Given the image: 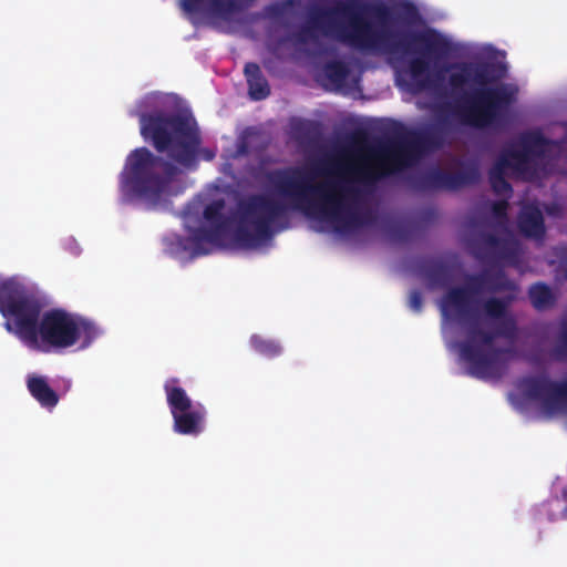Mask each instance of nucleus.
I'll use <instances>...</instances> for the list:
<instances>
[{"label":"nucleus","instance_id":"1","mask_svg":"<svg viewBox=\"0 0 567 567\" xmlns=\"http://www.w3.org/2000/svg\"><path fill=\"white\" fill-rule=\"evenodd\" d=\"M33 286L21 277H0V312L6 328L25 347L43 353L90 348L102 334L91 319L61 309L40 310Z\"/></svg>","mask_w":567,"mask_h":567},{"label":"nucleus","instance_id":"2","mask_svg":"<svg viewBox=\"0 0 567 567\" xmlns=\"http://www.w3.org/2000/svg\"><path fill=\"white\" fill-rule=\"evenodd\" d=\"M223 205L216 203L206 208L203 219L193 214L185 216V226L189 238L178 241L171 251L175 255L188 252L202 254V241H215L220 236H229L235 246L256 247V238L265 234L268 220L274 215L272 207L264 200H255L241 206L230 218H226Z\"/></svg>","mask_w":567,"mask_h":567},{"label":"nucleus","instance_id":"3","mask_svg":"<svg viewBox=\"0 0 567 567\" xmlns=\"http://www.w3.org/2000/svg\"><path fill=\"white\" fill-rule=\"evenodd\" d=\"M164 171V166L155 161L147 150L132 152L121 176L123 194L147 207L161 205L174 193L172 175L159 177Z\"/></svg>","mask_w":567,"mask_h":567},{"label":"nucleus","instance_id":"4","mask_svg":"<svg viewBox=\"0 0 567 567\" xmlns=\"http://www.w3.org/2000/svg\"><path fill=\"white\" fill-rule=\"evenodd\" d=\"M141 133L145 140H152L159 151L169 150L183 167L190 166L198 156V137L193 117L167 122L159 116H142Z\"/></svg>","mask_w":567,"mask_h":567},{"label":"nucleus","instance_id":"5","mask_svg":"<svg viewBox=\"0 0 567 567\" xmlns=\"http://www.w3.org/2000/svg\"><path fill=\"white\" fill-rule=\"evenodd\" d=\"M298 207L318 230H339L349 216L339 186L331 182L302 190Z\"/></svg>","mask_w":567,"mask_h":567},{"label":"nucleus","instance_id":"6","mask_svg":"<svg viewBox=\"0 0 567 567\" xmlns=\"http://www.w3.org/2000/svg\"><path fill=\"white\" fill-rule=\"evenodd\" d=\"M179 7L194 24H210L229 30L238 17L235 0H179Z\"/></svg>","mask_w":567,"mask_h":567},{"label":"nucleus","instance_id":"7","mask_svg":"<svg viewBox=\"0 0 567 567\" xmlns=\"http://www.w3.org/2000/svg\"><path fill=\"white\" fill-rule=\"evenodd\" d=\"M503 100H505L503 91H484L480 93L470 106L467 114L468 121L476 125L485 124L489 115L498 107Z\"/></svg>","mask_w":567,"mask_h":567},{"label":"nucleus","instance_id":"8","mask_svg":"<svg viewBox=\"0 0 567 567\" xmlns=\"http://www.w3.org/2000/svg\"><path fill=\"white\" fill-rule=\"evenodd\" d=\"M205 409L196 403L190 408L173 414L174 430L186 435H197L205 426Z\"/></svg>","mask_w":567,"mask_h":567},{"label":"nucleus","instance_id":"9","mask_svg":"<svg viewBox=\"0 0 567 567\" xmlns=\"http://www.w3.org/2000/svg\"><path fill=\"white\" fill-rule=\"evenodd\" d=\"M28 388L33 398L44 408H53L58 403V395L49 386L45 378L40 375H30Z\"/></svg>","mask_w":567,"mask_h":567},{"label":"nucleus","instance_id":"10","mask_svg":"<svg viewBox=\"0 0 567 567\" xmlns=\"http://www.w3.org/2000/svg\"><path fill=\"white\" fill-rule=\"evenodd\" d=\"M165 392L172 415L195 404L175 379L165 383Z\"/></svg>","mask_w":567,"mask_h":567},{"label":"nucleus","instance_id":"11","mask_svg":"<svg viewBox=\"0 0 567 567\" xmlns=\"http://www.w3.org/2000/svg\"><path fill=\"white\" fill-rule=\"evenodd\" d=\"M245 74L249 85V94L255 100H260L267 96L268 85L260 76L259 68L256 64H248L245 68Z\"/></svg>","mask_w":567,"mask_h":567},{"label":"nucleus","instance_id":"12","mask_svg":"<svg viewBox=\"0 0 567 567\" xmlns=\"http://www.w3.org/2000/svg\"><path fill=\"white\" fill-rule=\"evenodd\" d=\"M458 355L464 363L468 364V369L473 374L480 377L485 375L484 365L487 363V359L481 350L461 347L458 349Z\"/></svg>","mask_w":567,"mask_h":567},{"label":"nucleus","instance_id":"13","mask_svg":"<svg viewBox=\"0 0 567 567\" xmlns=\"http://www.w3.org/2000/svg\"><path fill=\"white\" fill-rule=\"evenodd\" d=\"M522 228L529 236H538L543 231L540 213L537 209H530L522 218Z\"/></svg>","mask_w":567,"mask_h":567},{"label":"nucleus","instance_id":"14","mask_svg":"<svg viewBox=\"0 0 567 567\" xmlns=\"http://www.w3.org/2000/svg\"><path fill=\"white\" fill-rule=\"evenodd\" d=\"M464 302V293L461 291L451 292L441 303L443 318L446 320L454 311L458 312Z\"/></svg>","mask_w":567,"mask_h":567},{"label":"nucleus","instance_id":"15","mask_svg":"<svg viewBox=\"0 0 567 567\" xmlns=\"http://www.w3.org/2000/svg\"><path fill=\"white\" fill-rule=\"evenodd\" d=\"M251 343L257 351L265 355H275L280 351V346L277 342L265 339L260 336H254L251 338Z\"/></svg>","mask_w":567,"mask_h":567},{"label":"nucleus","instance_id":"16","mask_svg":"<svg viewBox=\"0 0 567 567\" xmlns=\"http://www.w3.org/2000/svg\"><path fill=\"white\" fill-rule=\"evenodd\" d=\"M455 84L456 85H460V84H471V85H475V84H484L485 81H484V78L480 74H473V71L470 70V69H462L460 70V79H458V75L455 78Z\"/></svg>","mask_w":567,"mask_h":567},{"label":"nucleus","instance_id":"17","mask_svg":"<svg viewBox=\"0 0 567 567\" xmlns=\"http://www.w3.org/2000/svg\"><path fill=\"white\" fill-rule=\"evenodd\" d=\"M548 297L549 292L545 286L537 285L530 289V298L536 307L544 306Z\"/></svg>","mask_w":567,"mask_h":567},{"label":"nucleus","instance_id":"18","mask_svg":"<svg viewBox=\"0 0 567 567\" xmlns=\"http://www.w3.org/2000/svg\"><path fill=\"white\" fill-rule=\"evenodd\" d=\"M390 155L384 154L374 159L373 169L375 173L384 174L391 172L394 167L390 164Z\"/></svg>","mask_w":567,"mask_h":567},{"label":"nucleus","instance_id":"19","mask_svg":"<svg viewBox=\"0 0 567 567\" xmlns=\"http://www.w3.org/2000/svg\"><path fill=\"white\" fill-rule=\"evenodd\" d=\"M410 303H411V307L414 309H419V307H420V300L417 299L416 296L411 297Z\"/></svg>","mask_w":567,"mask_h":567},{"label":"nucleus","instance_id":"20","mask_svg":"<svg viewBox=\"0 0 567 567\" xmlns=\"http://www.w3.org/2000/svg\"><path fill=\"white\" fill-rule=\"evenodd\" d=\"M555 402L558 404V406H560V404L565 402V396L561 394L555 396Z\"/></svg>","mask_w":567,"mask_h":567}]
</instances>
